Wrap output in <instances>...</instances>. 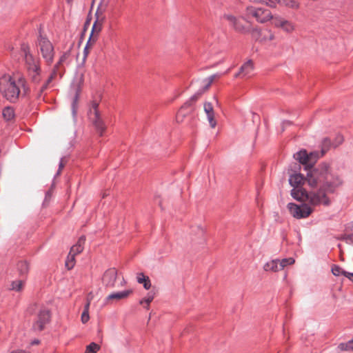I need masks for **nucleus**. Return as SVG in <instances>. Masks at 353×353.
I'll use <instances>...</instances> for the list:
<instances>
[{
	"label": "nucleus",
	"mask_w": 353,
	"mask_h": 353,
	"mask_svg": "<svg viewBox=\"0 0 353 353\" xmlns=\"http://www.w3.org/2000/svg\"><path fill=\"white\" fill-rule=\"evenodd\" d=\"M330 145V140L325 138L323 141V148L321 153L314 151L308 154L305 150H301L294 154V159L304 165L307 171V183L312 188L316 190L308 192L299 186L293 188L291 190V196L293 199L307 201L312 205L327 206L330 205V200L327 194L334 193L343 184V180L333 171L327 163L323 162L316 167L313 166V163L325 153Z\"/></svg>",
	"instance_id": "obj_1"
},
{
	"label": "nucleus",
	"mask_w": 353,
	"mask_h": 353,
	"mask_svg": "<svg viewBox=\"0 0 353 353\" xmlns=\"http://www.w3.org/2000/svg\"><path fill=\"white\" fill-rule=\"evenodd\" d=\"M26 89L25 80L19 79L15 81L9 75H3L0 78V92L4 98L10 102H15L20 94V88Z\"/></svg>",
	"instance_id": "obj_2"
},
{
	"label": "nucleus",
	"mask_w": 353,
	"mask_h": 353,
	"mask_svg": "<svg viewBox=\"0 0 353 353\" xmlns=\"http://www.w3.org/2000/svg\"><path fill=\"white\" fill-rule=\"evenodd\" d=\"M21 49L23 55L25 68L28 77L33 83H39L41 79L39 59L34 57L27 44L23 43Z\"/></svg>",
	"instance_id": "obj_3"
},
{
	"label": "nucleus",
	"mask_w": 353,
	"mask_h": 353,
	"mask_svg": "<svg viewBox=\"0 0 353 353\" xmlns=\"http://www.w3.org/2000/svg\"><path fill=\"white\" fill-rule=\"evenodd\" d=\"M273 17L269 10L254 6L247 7L245 13L242 16V18L247 22L250 23L252 19H254L257 22L261 23L272 19Z\"/></svg>",
	"instance_id": "obj_4"
},
{
	"label": "nucleus",
	"mask_w": 353,
	"mask_h": 353,
	"mask_svg": "<svg viewBox=\"0 0 353 353\" xmlns=\"http://www.w3.org/2000/svg\"><path fill=\"white\" fill-rule=\"evenodd\" d=\"M37 45L42 58L48 65H50L53 62L55 54L52 43L46 37L40 34L37 39Z\"/></svg>",
	"instance_id": "obj_5"
},
{
	"label": "nucleus",
	"mask_w": 353,
	"mask_h": 353,
	"mask_svg": "<svg viewBox=\"0 0 353 353\" xmlns=\"http://www.w3.org/2000/svg\"><path fill=\"white\" fill-rule=\"evenodd\" d=\"M288 208L290 214L298 219L307 217L312 212V208L305 203L297 205L293 203H289L288 204Z\"/></svg>",
	"instance_id": "obj_6"
},
{
	"label": "nucleus",
	"mask_w": 353,
	"mask_h": 353,
	"mask_svg": "<svg viewBox=\"0 0 353 353\" xmlns=\"http://www.w3.org/2000/svg\"><path fill=\"white\" fill-rule=\"evenodd\" d=\"M50 310L46 308L41 309L37 314L35 321L33 323L32 329L37 332L43 330L46 325L50 322Z\"/></svg>",
	"instance_id": "obj_7"
},
{
	"label": "nucleus",
	"mask_w": 353,
	"mask_h": 353,
	"mask_svg": "<svg viewBox=\"0 0 353 353\" xmlns=\"http://www.w3.org/2000/svg\"><path fill=\"white\" fill-rule=\"evenodd\" d=\"M99 104L98 103L93 101L92 103V108L94 111V118L93 119V125L95 128V130L99 133L100 136L103 135V132L105 130V126L103 120L100 117V114L99 111L97 110Z\"/></svg>",
	"instance_id": "obj_8"
},
{
	"label": "nucleus",
	"mask_w": 353,
	"mask_h": 353,
	"mask_svg": "<svg viewBox=\"0 0 353 353\" xmlns=\"http://www.w3.org/2000/svg\"><path fill=\"white\" fill-rule=\"evenodd\" d=\"M117 277V271L115 268L107 270L103 276V283L106 288H113Z\"/></svg>",
	"instance_id": "obj_9"
},
{
	"label": "nucleus",
	"mask_w": 353,
	"mask_h": 353,
	"mask_svg": "<svg viewBox=\"0 0 353 353\" xmlns=\"http://www.w3.org/2000/svg\"><path fill=\"white\" fill-rule=\"evenodd\" d=\"M223 18L229 21L230 24L233 27V28L239 32L245 33L248 31V28L242 25L239 20L236 19L234 16L229 14H225L223 15Z\"/></svg>",
	"instance_id": "obj_10"
},
{
	"label": "nucleus",
	"mask_w": 353,
	"mask_h": 353,
	"mask_svg": "<svg viewBox=\"0 0 353 353\" xmlns=\"http://www.w3.org/2000/svg\"><path fill=\"white\" fill-rule=\"evenodd\" d=\"M272 22L275 26L281 28L287 32H292L294 28V25L291 22L281 17H274Z\"/></svg>",
	"instance_id": "obj_11"
},
{
	"label": "nucleus",
	"mask_w": 353,
	"mask_h": 353,
	"mask_svg": "<svg viewBox=\"0 0 353 353\" xmlns=\"http://www.w3.org/2000/svg\"><path fill=\"white\" fill-rule=\"evenodd\" d=\"M254 70V64L252 60H248L244 63L240 68L239 72H237L234 77L237 78L242 75V77H249Z\"/></svg>",
	"instance_id": "obj_12"
},
{
	"label": "nucleus",
	"mask_w": 353,
	"mask_h": 353,
	"mask_svg": "<svg viewBox=\"0 0 353 353\" xmlns=\"http://www.w3.org/2000/svg\"><path fill=\"white\" fill-rule=\"evenodd\" d=\"M204 112L206 114L208 121L211 128H215L216 121L214 119V112L212 105L210 102L204 103Z\"/></svg>",
	"instance_id": "obj_13"
},
{
	"label": "nucleus",
	"mask_w": 353,
	"mask_h": 353,
	"mask_svg": "<svg viewBox=\"0 0 353 353\" xmlns=\"http://www.w3.org/2000/svg\"><path fill=\"white\" fill-rule=\"evenodd\" d=\"M193 101H190V99L188 100L180 108L177 114H176V120L178 122H181L183 121V119L185 117L186 114L191 112L192 110V104Z\"/></svg>",
	"instance_id": "obj_14"
},
{
	"label": "nucleus",
	"mask_w": 353,
	"mask_h": 353,
	"mask_svg": "<svg viewBox=\"0 0 353 353\" xmlns=\"http://www.w3.org/2000/svg\"><path fill=\"white\" fill-rule=\"evenodd\" d=\"M252 2L262 3L267 6L274 8L277 3L285 6H294L292 1L290 0H251Z\"/></svg>",
	"instance_id": "obj_15"
},
{
	"label": "nucleus",
	"mask_w": 353,
	"mask_h": 353,
	"mask_svg": "<svg viewBox=\"0 0 353 353\" xmlns=\"http://www.w3.org/2000/svg\"><path fill=\"white\" fill-rule=\"evenodd\" d=\"M307 183L306 176L305 177L301 173L294 172L290 176L289 183L293 188L299 186L302 183Z\"/></svg>",
	"instance_id": "obj_16"
},
{
	"label": "nucleus",
	"mask_w": 353,
	"mask_h": 353,
	"mask_svg": "<svg viewBox=\"0 0 353 353\" xmlns=\"http://www.w3.org/2000/svg\"><path fill=\"white\" fill-rule=\"evenodd\" d=\"M263 269L266 272H278L281 270L279 265V259H274L265 263L263 265Z\"/></svg>",
	"instance_id": "obj_17"
},
{
	"label": "nucleus",
	"mask_w": 353,
	"mask_h": 353,
	"mask_svg": "<svg viewBox=\"0 0 353 353\" xmlns=\"http://www.w3.org/2000/svg\"><path fill=\"white\" fill-rule=\"evenodd\" d=\"M214 75H212L209 77L208 81L205 85H204L202 88H200L194 94H193L190 99V101H192L193 102H195L201 96V94L208 89L212 81H214Z\"/></svg>",
	"instance_id": "obj_18"
},
{
	"label": "nucleus",
	"mask_w": 353,
	"mask_h": 353,
	"mask_svg": "<svg viewBox=\"0 0 353 353\" xmlns=\"http://www.w3.org/2000/svg\"><path fill=\"white\" fill-rule=\"evenodd\" d=\"M130 293H131V290H123L121 292H113V293L109 294L107 296L106 299L108 301L112 300V299H117V300L123 299H125L127 296H128V295Z\"/></svg>",
	"instance_id": "obj_19"
},
{
	"label": "nucleus",
	"mask_w": 353,
	"mask_h": 353,
	"mask_svg": "<svg viewBox=\"0 0 353 353\" xmlns=\"http://www.w3.org/2000/svg\"><path fill=\"white\" fill-rule=\"evenodd\" d=\"M137 282L143 284L145 290H149L151 288V282L148 276H145L143 273H138L137 276Z\"/></svg>",
	"instance_id": "obj_20"
},
{
	"label": "nucleus",
	"mask_w": 353,
	"mask_h": 353,
	"mask_svg": "<svg viewBox=\"0 0 353 353\" xmlns=\"http://www.w3.org/2000/svg\"><path fill=\"white\" fill-rule=\"evenodd\" d=\"M332 272L334 276H339L341 275H343L344 276H345L347 278H350V276H353V273L345 271L341 267H339V265H334L332 266Z\"/></svg>",
	"instance_id": "obj_21"
},
{
	"label": "nucleus",
	"mask_w": 353,
	"mask_h": 353,
	"mask_svg": "<svg viewBox=\"0 0 353 353\" xmlns=\"http://www.w3.org/2000/svg\"><path fill=\"white\" fill-rule=\"evenodd\" d=\"M17 268L19 272V274L21 276H23L28 273L29 270V265L26 261H21L17 263Z\"/></svg>",
	"instance_id": "obj_22"
},
{
	"label": "nucleus",
	"mask_w": 353,
	"mask_h": 353,
	"mask_svg": "<svg viewBox=\"0 0 353 353\" xmlns=\"http://www.w3.org/2000/svg\"><path fill=\"white\" fill-rule=\"evenodd\" d=\"M2 114L6 121H10L14 117V112L12 108L8 106L3 110Z\"/></svg>",
	"instance_id": "obj_23"
},
{
	"label": "nucleus",
	"mask_w": 353,
	"mask_h": 353,
	"mask_svg": "<svg viewBox=\"0 0 353 353\" xmlns=\"http://www.w3.org/2000/svg\"><path fill=\"white\" fill-rule=\"evenodd\" d=\"M23 286V281L22 280L13 281L11 283L10 290L16 292H19L22 290Z\"/></svg>",
	"instance_id": "obj_24"
},
{
	"label": "nucleus",
	"mask_w": 353,
	"mask_h": 353,
	"mask_svg": "<svg viewBox=\"0 0 353 353\" xmlns=\"http://www.w3.org/2000/svg\"><path fill=\"white\" fill-rule=\"evenodd\" d=\"M294 262H295V260L292 257L285 258L281 260H279V265H280L281 270H283L287 265L294 264Z\"/></svg>",
	"instance_id": "obj_25"
},
{
	"label": "nucleus",
	"mask_w": 353,
	"mask_h": 353,
	"mask_svg": "<svg viewBox=\"0 0 353 353\" xmlns=\"http://www.w3.org/2000/svg\"><path fill=\"white\" fill-rule=\"evenodd\" d=\"M339 348L341 350H353V339L346 343H341L339 345Z\"/></svg>",
	"instance_id": "obj_26"
},
{
	"label": "nucleus",
	"mask_w": 353,
	"mask_h": 353,
	"mask_svg": "<svg viewBox=\"0 0 353 353\" xmlns=\"http://www.w3.org/2000/svg\"><path fill=\"white\" fill-rule=\"evenodd\" d=\"M262 38L261 39V41H272L274 39V34L270 30H265L263 32L261 33Z\"/></svg>",
	"instance_id": "obj_27"
},
{
	"label": "nucleus",
	"mask_w": 353,
	"mask_h": 353,
	"mask_svg": "<svg viewBox=\"0 0 353 353\" xmlns=\"http://www.w3.org/2000/svg\"><path fill=\"white\" fill-rule=\"evenodd\" d=\"M99 349V345L92 342L86 347L85 353H97Z\"/></svg>",
	"instance_id": "obj_28"
},
{
	"label": "nucleus",
	"mask_w": 353,
	"mask_h": 353,
	"mask_svg": "<svg viewBox=\"0 0 353 353\" xmlns=\"http://www.w3.org/2000/svg\"><path fill=\"white\" fill-rule=\"evenodd\" d=\"M53 81L51 77H48L45 83L41 86L39 89V93L37 97L41 99L42 97V93L47 89L48 85Z\"/></svg>",
	"instance_id": "obj_29"
},
{
	"label": "nucleus",
	"mask_w": 353,
	"mask_h": 353,
	"mask_svg": "<svg viewBox=\"0 0 353 353\" xmlns=\"http://www.w3.org/2000/svg\"><path fill=\"white\" fill-rule=\"evenodd\" d=\"M99 20V17H97V19L94 21V23L92 26V28L90 34L89 38H90V39H92V36H93L94 32H97V33H99L101 30V25L98 24Z\"/></svg>",
	"instance_id": "obj_30"
},
{
	"label": "nucleus",
	"mask_w": 353,
	"mask_h": 353,
	"mask_svg": "<svg viewBox=\"0 0 353 353\" xmlns=\"http://www.w3.org/2000/svg\"><path fill=\"white\" fill-rule=\"evenodd\" d=\"M65 265L68 270H71L74 265V256L69 253Z\"/></svg>",
	"instance_id": "obj_31"
},
{
	"label": "nucleus",
	"mask_w": 353,
	"mask_h": 353,
	"mask_svg": "<svg viewBox=\"0 0 353 353\" xmlns=\"http://www.w3.org/2000/svg\"><path fill=\"white\" fill-rule=\"evenodd\" d=\"M153 299H154L153 294L149 292L145 298H143V299H141L139 303H140V304L146 303L145 308L148 309L149 308V304L152 302Z\"/></svg>",
	"instance_id": "obj_32"
},
{
	"label": "nucleus",
	"mask_w": 353,
	"mask_h": 353,
	"mask_svg": "<svg viewBox=\"0 0 353 353\" xmlns=\"http://www.w3.org/2000/svg\"><path fill=\"white\" fill-rule=\"evenodd\" d=\"M83 250V246L80 244H75L70 248V251L69 253L75 256L76 254L81 252Z\"/></svg>",
	"instance_id": "obj_33"
},
{
	"label": "nucleus",
	"mask_w": 353,
	"mask_h": 353,
	"mask_svg": "<svg viewBox=\"0 0 353 353\" xmlns=\"http://www.w3.org/2000/svg\"><path fill=\"white\" fill-rule=\"evenodd\" d=\"M70 54V50H68L65 52L59 58V61L54 65H57V68H59V66L65 61V60L69 57Z\"/></svg>",
	"instance_id": "obj_34"
},
{
	"label": "nucleus",
	"mask_w": 353,
	"mask_h": 353,
	"mask_svg": "<svg viewBox=\"0 0 353 353\" xmlns=\"http://www.w3.org/2000/svg\"><path fill=\"white\" fill-rule=\"evenodd\" d=\"M78 97H79V94L77 92L75 94V96L73 99V101L72 103V117H73L74 119H76V115H77V103Z\"/></svg>",
	"instance_id": "obj_35"
},
{
	"label": "nucleus",
	"mask_w": 353,
	"mask_h": 353,
	"mask_svg": "<svg viewBox=\"0 0 353 353\" xmlns=\"http://www.w3.org/2000/svg\"><path fill=\"white\" fill-rule=\"evenodd\" d=\"M342 239L348 245H353V232L350 234H345Z\"/></svg>",
	"instance_id": "obj_36"
},
{
	"label": "nucleus",
	"mask_w": 353,
	"mask_h": 353,
	"mask_svg": "<svg viewBox=\"0 0 353 353\" xmlns=\"http://www.w3.org/2000/svg\"><path fill=\"white\" fill-rule=\"evenodd\" d=\"M81 319V322L83 323H86L90 319L89 312H87L86 311H83L82 312Z\"/></svg>",
	"instance_id": "obj_37"
},
{
	"label": "nucleus",
	"mask_w": 353,
	"mask_h": 353,
	"mask_svg": "<svg viewBox=\"0 0 353 353\" xmlns=\"http://www.w3.org/2000/svg\"><path fill=\"white\" fill-rule=\"evenodd\" d=\"M64 159H65V157L61 158L59 163V169H58V171L57 172L56 174L54 175V177L59 176L60 174L61 170L63 168Z\"/></svg>",
	"instance_id": "obj_38"
},
{
	"label": "nucleus",
	"mask_w": 353,
	"mask_h": 353,
	"mask_svg": "<svg viewBox=\"0 0 353 353\" xmlns=\"http://www.w3.org/2000/svg\"><path fill=\"white\" fill-rule=\"evenodd\" d=\"M59 73V68H57V65H54L50 75L49 76L52 79Z\"/></svg>",
	"instance_id": "obj_39"
},
{
	"label": "nucleus",
	"mask_w": 353,
	"mask_h": 353,
	"mask_svg": "<svg viewBox=\"0 0 353 353\" xmlns=\"http://www.w3.org/2000/svg\"><path fill=\"white\" fill-rule=\"evenodd\" d=\"M197 230H198L197 235L199 236V238H203V236H204V233H205L203 228L200 227V226H199L197 228Z\"/></svg>",
	"instance_id": "obj_40"
},
{
	"label": "nucleus",
	"mask_w": 353,
	"mask_h": 353,
	"mask_svg": "<svg viewBox=\"0 0 353 353\" xmlns=\"http://www.w3.org/2000/svg\"><path fill=\"white\" fill-rule=\"evenodd\" d=\"M91 40L90 38H89L88 41H87V43L84 48V50H83V52H84V57H86L87 54H88V46L90 44V43L91 42Z\"/></svg>",
	"instance_id": "obj_41"
},
{
	"label": "nucleus",
	"mask_w": 353,
	"mask_h": 353,
	"mask_svg": "<svg viewBox=\"0 0 353 353\" xmlns=\"http://www.w3.org/2000/svg\"><path fill=\"white\" fill-rule=\"evenodd\" d=\"M85 236H81L79 237L77 244H80L81 245L83 246V244L85 243Z\"/></svg>",
	"instance_id": "obj_42"
},
{
	"label": "nucleus",
	"mask_w": 353,
	"mask_h": 353,
	"mask_svg": "<svg viewBox=\"0 0 353 353\" xmlns=\"http://www.w3.org/2000/svg\"><path fill=\"white\" fill-rule=\"evenodd\" d=\"M291 124V122L290 121H288V120H285L282 122L281 123V126H282V130L281 131H283L284 129H285V127L286 125H290Z\"/></svg>",
	"instance_id": "obj_43"
},
{
	"label": "nucleus",
	"mask_w": 353,
	"mask_h": 353,
	"mask_svg": "<svg viewBox=\"0 0 353 353\" xmlns=\"http://www.w3.org/2000/svg\"><path fill=\"white\" fill-rule=\"evenodd\" d=\"M90 304V301H88L87 303L84 306V310L83 311H86L87 312H89Z\"/></svg>",
	"instance_id": "obj_44"
},
{
	"label": "nucleus",
	"mask_w": 353,
	"mask_h": 353,
	"mask_svg": "<svg viewBox=\"0 0 353 353\" xmlns=\"http://www.w3.org/2000/svg\"><path fill=\"white\" fill-rule=\"evenodd\" d=\"M11 353H30V352L28 351H26V350H17L12 351Z\"/></svg>",
	"instance_id": "obj_45"
},
{
	"label": "nucleus",
	"mask_w": 353,
	"mask_h": 353,
	"mask_svg": "<svg viewBox=\"0 0 353 353\" xmlns=\"http://www.w3.org/2000/svg\"><path fill=\"white\" fill-rule=\"evenodd\" d=\"M347 231L353 232V224L346 228Z\"/></svg>",
	"instance_id": "obj_46"
},
{
	"label": "nucleus",
	"mask_w": 353,
	"mask_h": 353,
	"mask_svg": "<svg viewBox=\"0 0 353 353\" xmlns=\"http://www.w3.org/2000/svg\"><path fill=\"white\" fill-rule=\"evenodd\" d=\"M39 343V340L35 339V340L32 341L31 343H32V345H36V344H38Z\"/></svg>",
	"instance_id": "obj_47"
},
{
	"label": "nucleus",
	"mask_w": 353,
	"mask_h": 353,
	"mask_svg": "<svg viewBox=\"0 0 353 353\" xmlns=\"http://www.w3.org/2000/svg\"><path fill=\"white\" fill-rule=\"evenodd\" d=\"M50 192L48 191V192H47L46 193V198H45V199H46V200H47V199H48V197H50Z\"/></svg>",
	"instance_id": "obj_48"
},
{
	"label": "nucleus",
	"mask_w": 353,
	"mask_h": 353,
	"mask_svg": "<svg viewBox=\"0 0 353 353\" xmlns=\"http://www.w3.org/2000/svg\"><path fill=\"white\" fill-rule=\"evenodd\" d=\"M338 139H339V143H341V142H342V141H343V138H342L341 136H339V137H338Z\"/></svg>",
	"instance_id": "obj_49"
},
{
	"label": "nucleus",
	"mask_w": 353,
	"mask_h": 353,
	"mask_svg": "<svg viewBox=\"0 0 353 353\" xmlns=\"http://www.w3.org/2000/svg\"><path fill=\"white\" fill-rule=\"evenodd\" d=\"M124 284H125V281L124 280V279H123L121 283V285H123Z\"/></svg>",
	"instance_id": "obj_50"
},
{
	"label": "nucleus",
	"mask_w": 353,
	"mask_h": 353,
	"mask_svg": "<svg viewBox=\"0 0 353 353\" xmlns=\"http://www.w3.org/2000/svg\"><path fill=\"white\" fill-rule=\"evenodd\" d=\"M68 3H71L73 0H66Z\"/></svg>",
	"instance_id": "obj_51"
},
{
	"label": "nucleus",
	"mask_w": 353,
	"mask_h": 353,
	"mask_svg": "<svg viewBox=\"0 0 353 353\" xmlns=\"http://www.w3.org/2000/svg\"><path fill=\"white\" fill-rule=\"evenodd\" d=\"M350 280H351L352 281H353V276H350V278H348Z\"/></svg>",
	"instance_id": "obj_52"
},
{
	"label": "nucleus",
	"mask_w": 353,
	"mask_h": 353,
	"mask_svg": "<svg viewBox=\"0 0 353 353\" xmlns=\"http://www.w3.org/2000/svg\"><path fill=\"white\" fill-rule=\"evenodd\" d=\"M98 10H99V9H97V10L96 11V15H97V14H98Z\"/></svg>",
	"instance_id": "obj_53"
}]
</instances>
